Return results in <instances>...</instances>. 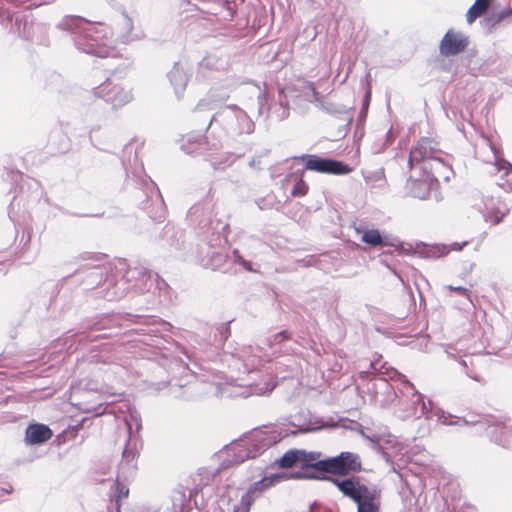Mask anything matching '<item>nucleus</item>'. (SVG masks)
Segmentation results:
<instances>
[{"mask_svg":"<svg viewBox=\"0 0 512 512\" xmlns=\"http://www.w3.org/2000/svg\"><path fill=\"white\" fill-rule=\"evenodd\" d=\"M229 263L232 265H239L243 270L247 272H257V269L253 267V263L245 259L240 251L236 248L233 249L230 254Z\"/></svg>","mask_w":512,"mask_h":512,"instance_id":"nucleus-37","label":"nucleus"},{"mask_svg":"<svg viewBox=\"0 0 512 512\" xmlns=\"http://www.w3.org/2000/svg\"><path fill=\"white\" fill-rule=\"evenodd\" d=\"M275 387H276V383H272V384L267 383L265 391H263L262 393L263 394H270L275 389Z\"/></svg>","mask_w":512,"mask_h":512,"instance_id":"nucleus-59","label":"nucleus"},{"mask_svg":"<svg viewBox=\"0 0 512 512\" xmlns=\"http://www.w3.org/2000/svg\"><path fill=\"white\" fill-rule=\"evenodd\" d=\"M467 244V242H462L461 244L460 243H453L452 246H453V249L454 250H462V248Z\"/></svg>","mask_w":512,"mask_h":512,"instance_id":"nucleus-62","label":"nucleus"},{"mask_svg":"<svg viewBox=\"0 0 512 512\" xmlns=\"http://www.w3.org/2000/svg\"><path fill=\"white\" fill-rule=\"evenodd\" d=\"M203 115H204V113L199 114L197 117H194L193 115L191 116L192 121L195 123L196 126L200 127L201 131H205V127L203 126Z\"/></svg>","mask_w":512,"mask_h":512,"instance_id":"nucleus-54","label":"nucleus"},{"mask_svg":"<svg viewBox=\"0 0 512 512\" xmlns=\"http://www.w3.org/2000/svg\"><path fill=\"white\" fill-rule=\"evenodd\" d=\"M238 119L235 122L234 130H231L230 133H235L238 135L242 134H252L255 129V124L249 115L242 109L238 111Z\"/></svg>","mask_w":512,"mask_h":512,"instance_id":"nucleus-35","label":"nucleus"},{"mask_svg":"<svg viewBox=\"0 0 512 512\" xmlns=\"http://www.w3.org/2000/svg\"><path fill=\"white\" fill-rule=\"evenodd\" d=\"M242 109L236 105H221L218 111L213 113L212 115H205L203 126L205 127V131H208L213 122L220 123L224 129L230 133L231 130L235 128V122L238 119V111Z\"/></svg>","mask_w":512,"mask_h":512,"instance_id":"nucleus-17","label":"nucleus"},{"mask_svg":"<svg viewBox=\"0 0 512 512\" xmlns=\"http://www.w3.org/2000/svg\"><path fill=\"white\" fill-rule=\"evenodd\" d=\"M142 447L143 440L141 435H130L127 437L117 469L121 479H133L136 475L138 458Z\"/></svg>","mask_w":512,"mask_h":512,"instance_id":"nucleus-11","label":"nucleus"},{"mask_svg":"<svg viewBox=\"0 0 512 512\" xmlns=\"http://www.w3.org/2000/svg\"><path fill=\"white\" fill-rule=\"evenodd\" d=\"M205 208L203 204H194L191 206L187 212V217L190 219L193 223H198L201 225L205 222V219H201L202 216L205 215Z\"/></svg>","mask_w":512,"mask_h":512,"instance_id":"nucleus-44","label":"nucleus"},{"mask_svg":"<svg viewBox=\"0 0 512 512\" xmlns=\"http://www.w3.org/2000/svg\"><path fill=\"white\" fill-rule=\"evenodd\" d=\"M85 420H86V419H85V418H83V419H82L80 422H78L77 424H75V425H73V426H72V425H70V426H69V429L71 430V432H70V433H71V436H72V437H75V436H76L78 428L83 424V422H84Z\"/></svg>","mask_w":512,"mask_h":512,"instance_id":"nucleus-56","label":"nucleus"},{"mask_svg":"<svg viewBox=\"0 0 512 512\" xmlns=\"http://www.w3.org/2000/svg\"><path fill=\"white\" fill-rule=\"evenodd\" d=\"M308 189V184L302 178H299L296 180L292 187L291 195L294 197L305 196L308 192Z\"/></svg>","mask_w":512,"mask_h":512,"instance_id":"nucleus-48","label":"nucleus"},{"mask_svg":"<svg viewBox=\"0 0 512 512\" xmlns=\"http://www.w3.org/2000/svg\"><path fill=\"white\" fill-rule=\"evenodd\" d=\"M228 96L208 93L204 98L200 99L195 108L193 109V116L197 117L199 114L211 115L213 111H218L221 105H224Z\"/></svg>","mask_w":512,"mask_h":512,"instance_id":"nucleus-25","label":"nucleus"},{"mask_svg":"<svg viewBox=\"0 0 512 512\" xmlns=\"http://www.w3.org/2000/svg\"><path fill=\"white\" fill-rule=\"evenodd\" d=\"M156 243L162 248L168 250L170 253L179 254L183 256L185 249L184 232L171 223H167L158 237Z\"/></svg>","mask_w":512,"mask_h":512,"instance_id":"nucleus-16","label":"nucleus"},{"mask_svg":"<svg viewBox=\"0 0 512 512\" xmlns=\"http://www.w3.org/2000/svg\"><path fill=\"white\" fill-rule=\"evenodd\" d=\"M468 45L469 38L464 33L449 29L440 41L439 52L445 57L455 56L465 51Z\"/></svg>","mask_w":512,"mask_h":512,"instance_id":"nucleus-18","label":"nucleus"},{"mask_svg":"<svg viewBox=\"0 0 512 512\" xmlns=\"http://www.w3.org/2000/svg\"><path fill=\"white\" fill-rule=\"evenodd\" d=\"M159 328H156V329H151L150 331L153 332V333H156V332H168L170 329H171V325L166 322V321H160L159 322Z\"/></svg>","mask_w":512,"mask_h":512,"instance_id":"nucleus-53","label":"nucleus"},{"mask_svg":"<svg viewBox=\"0 0 512 512\" xmlns=\"http://www.w3.org/2000/svg\"><path fill=\"white\" fill-rule=\"evenodd\" d=\"M198 247L195 258L204 268L221 270L224 273L231 272L228 267L230 255L214 248L210 243H203Z\"/></svg>","mask_w":512,"mask_h":512,"instance_id":"nucleus-13","label":"nucleus"},{"mask_svg":"<svg viewBox=\"0 0 512 512\" xmlns=\"http://www.w3.org/2000/svg\"><path fill=\"white\" fill-rule=\"evenodd\" d=\"M385 137H386V140H385L384 145H386V146L390 145L393 142V139H394V136H393V133H392L391 129L387 131Z\"/></svg>","mask_w":512,"mask_h":512,"instance_id":"nucleus-57","label":"nucleus"},{"mask_svg":"<svg viewBox=\"0 0 512 512\" xmlns=\"http://www.w3.org/2000/svg\"><path fill=\"white\" fill-rule=\"evenodd\" d=\"M509 16L510 10H506L505 8L499 12L491 13L490 15L484 18L482 23L484 24L485 27L489 29V31H491L493 28L496 27V25H498L500 22H502Z\"/></svg>","mask_w":512,"mask_h":512,"instance_id":"nucleus-40","label":"nucleus"},{"mask_svg":"<svg viewBox=\"0 0 512 512\" xmlns=\"http://www.w3.org/2000/svg\"><path fill=\"white\" fill-rule=\"evenodd\" d=\"M255 202H256L257 206L259 207V209H261V210H264V209H267L270 207V205L268 204V200L266 198H259Z\"/></svg>","mask_w":512,"mask_h":512,"instance_id":"nucleus-55","label":"nucleus"},{"mask_svg":"<svg viewBox=\"0 0 512 512\" xmlns=\"http://www.w3.org/2000/svg\"><path fill=\"white\" fill-rule=\"evenodd\" d=\"M448 289L450 291L456 292L459 295H463V296L467 297L468 300L472 303V300L470 298L471 292L469 289L462 287V286H452V285L448 286Z\"/></svg>","mask_w":512,"mask_h":512,"instance_id":"nucleus-51","label":"nucleus"},{"mask_svg":"<svg viewBox=\"0 0 512 512\" xmlns=\"http://www.w3.org/2000/svg\"><path fill=\"white\" fill-rule=\"evenodd\" d=\"M131 479H121L117 473L115 481V496L118 501L127 498L129 495V488L127 482Z\"/></svg>","mask_w":512,"mask_h":512,"instance_id":"nucleus-46","label":"nucleus"},{"mask_svg":"<svg viewBox=\"0 0 512 512\" xmlns=\"http://www.w3.org/2000/svg\"><path fill=\"white\" fill-rule=\"evenodd\" d=\"M167 77L174 88L175 95L180 99L187 86L189 76L179 62H175Z\"/></svg>","mask_w":512,"mask_h":512,"instance_id":"nucleus-27","label":"nucleus"},{"mask_svg":"<svg viewBox=\"0 0 512 512\" xmlns=\"http://www.w3.org/2000/svg\"><path fill=\"white\" fill-rule=\"evenodd\" d=\"M305 170L330 175H347L353 168L342 160L325 157L317 154H301L294 157Z\"/></svg>","mask_w":512,"mask_h":512,"instance_id":"nucleus-8","label":"nucleus"},{"mask_svg":"<svg viewBox=\"0 0 512 512\" xmlns=\"http://www.w3.org/2000/svg\"><path fill=\"white\" fill-rule=\"evenodd\" d=\"M52 206H54L56 209H58L60 213H62L64 215H68V216H73V217H98L99 216V214H84V213L71 212L57 204H52Z\"/></svg>","mask_w":512,"mask_h":512,"instance_id":"nucleus-50","label":"nucleus"},{"mask_svg":"<svg viewBox=\"0 0 512 512\" xmlns=\"http://www.w3.org/2000/svg\"><path fill=\"white\" fill-rule=\"evenodd\" d=\"M292 337V333L289 330H281L280 332L274 334L272 337L268 339L270 347H273L277 344H281L287 340H290Z\"/></svg>","mask_w":512,"mask_h":512,"instance_id":"nucleus-47","label":"nucleus"},{"mask_svg":"<svg viewBox=\"0 0 512 512\" xmlns=\"http://www.w3.org/2000/svg\"><path fill=\"white\" fill-rule=\"evenodd\" d=\"M105 286V297L109 301L119 300L125 297L129 292L133 291L131 284L126 280V277L123 274L120 277L117 275L109 277L105 282Z\"/></svg>","mask_w":512,"mask_h":512,"instance_id":"nucleus-22","label":"nucleus"},{"mask_svg":"<svg viewBox=\"0 0 512 512\" xmlns=\"http://www.w3.org/2000/svg\"><path fill=\"white\" fill-rule=\"evenodd\" d=\"M271 116L277 121H283L290 115V105L283 88L278 90V100L270 108Z\"/></svg>","mask_w":512,"mask_h":512,"instance_id":"nucleus-29","label":"nucleus"},{"mask_svg":"<svg viewBox=\"0 0 512 512\" xmlns=\"http://www.w3.org/2000/svg\"><path fill=\"white\" fill-rule=\"evenodd\" d=\"M133 175L136 176V172H133ZM137 177V187L133 192L136 206L145 211L153 222H163L166 217V206L159 189L147 175Z\"/></svg>","mask_w":512,"mask_h":512,"instance_id":"nucleus-5","label":"nucleus"},{"mask_svg":"<svg viewBox=\"0 0 512 512\" xmlns=\"http://www.w3.org/2000/svg\"><path fill=\"white\" fill-rule=\"evenodd\" d=\"M488 434L491 441L497 445L512 449V424L511 423H497L488 427Z\"/></svg>","mask_w":512,"mask_h":512,"instance_id":"nucleus-26","label":"nucleus"},{"mask_svg":"<svg viewBox=\"0 0 512 512\" xmlns=\"http://www.w3.org/2000/svg\"><path fill=\"white\" fill-rule=\"evenodd\" d=\"M7 176L13 183H18L19 180H22L23 174L19 170L7 169Z\"/></svg>","mask_w":512,"mask_h":512,"instance_id":"nucleus-52","label":"nucleus"},{"mask_svg":"<svg viewBox=\"0 0 512 512\" xmlns=\"http://www.w3.org/2000/svg\"><path fill=\"white\" fill-rule=\"evenodd\" d=\"M316 457H321V452H307L303 449H290L280 458L276 459L275 463L281 468H290L293 465L299 464V470H303L304 464H306L307 461L315 460Z\"/></svg>","mask_w":512,"mask_h":512,"instance_id":"nucleus-20","label":"nucleus"},{"mask_svg":"<svg viewBox=\"0 0 512 512\" xmlns=\"http://www.w3.org/2000/svg\"><path fill=\"white\" fill-rule=\"evenodd\" d=\"M229 263L232 265H239L243 270L247 272H257V269L253 267V263L245 259L240 251L236 248L233 249L230 254Z\"/></svg>","mask_w":512,"mask_h":512,"instance_id":"nucleus-38","label":"nucleus"},{"mask_svg":"<svg viewBox=\"0 0 512 512\" xmlns=\"http://www.w3.org/2000/svg\"><path fill=\"white\" fill-rule=\"evenodd\" d=\"M53 436L50 427L42 423H31L25 430V442L27 445H41Z\"/></svg>","mask_w":512,"mask_h":512,"instance_id":"nucleus-23","label":"nucleus"},{"mask_svg":"<svg viewBox=\"0 0 512 512\" xmlns=\"http://www.w3.org/2000/svg\"><path fill=\"white\" fill-rule=\"evenodd\" d=\"M244 154V149H237L233 152H228L225 161H221L219 164L231 165L236 159L242 157Z\"/></svg>","mask_w":512,"mask_h":512,"instance_id":"nucleus-49","label":"nucleus"},{"mask_svg":"<svg viewBox=\"0 0 512 512\" xmlns=\"http://www.w3.org/2000/svg\"><path fill=\"white\" fill-rule=\"evenodd\" d=\"M293 425L297 427V429L293 431L292 434L316 432L328 426L322 418L310 413H308V419H305L304 422L298 424L293 423Z\"/></svg>","mask_w":512,"mask_h":512,"instance_id":"nucleus-32","label":"nucleus"},{"mask_svg":"<svg viewBox=\"0 0 512 512\" xmlns=\"http://www.w3.org/2000/svg\"><path fill=\"white\" fill-rule=\"evenodd\" d=\"M4 5V0H0V24L5 28H8L10 26L13 32H17L20 34V24L24 16L16 15L15 23L13 24L14 15L11 11L6 9Z\"/></svg>","mask_w":512,"mask_h":512,"instance_id":"nucleus-34","label":"nucleus"},{"mask_svg":"<svg viewBox=\"0 0 512 512\" xmlns=\"http://www.w3.org/2000/svg\"><path fill=\"white\" fill-rule=\"evenodd\" d=\"M357 232H362L361 241L371 247H395L399 254L403 249H400V240L387 233H382L379 229H364L357 228Z\"/></svg>","mask_w":512,"mask_h":512,"instance_id":"nucleus-19","label":"nucleus"},{"mask_svg":"<svg viewBox=\"0 0 512 512\" xmlns=\"http://www.w3.org/2000/svg\"><path fill=\"white\" fill-rule=\"evenodd\" d=\"M99 129H100V126H98V125H94V126H92L90 128V130H89V138H90L91 141L93 140V133L98 131Z\"/></svg>","mask_w":512,"mask_h":512,"instance_id":"nucleus-61","label":"nucleus"},{"mask_svg":"<svg viewBox=\"0 0 512 512\" xmlns=\"http://www.w3.org/2000/svg\"><path fill=\"white\" fill-rule=\"evenodd\" d=\"M436 189L435 186L429 181L428 176L423 172L420 174L419 179L410 177L406 184V190L411 197L421 200L427 199L430 192Z\"/></svg>","mask_w":512,"mask_h":512,"instance_id":"nucleus-24","label":"nucleus"},{"mask_svg":"<svg viewBox=\"0 0 512 512\" xmlns=\"http://www.w3.org/2000/svg\"><path fill=\"white\" fill-rule=\"evenodd\" d=\"M331 474L336 477L351 476L362 470L361 460L358 454L353 452H341L340 454L329 457Z\"/></svg>","mask_w":512,"mask_h":512,"instance_id":"nucleus-15","label":"nucleus"},{"mask_svg":"<svg viewBox=\"0 0 512 512\" xmlns=\"http://www.w3.org/2000/svg\"><path fill=\"white\" fill-rule=\"evenodd\" d=\"M370 102H371V87L368 86V88L366 89L365 94L363 96L362 106H361V109H360L358 117H357V123H356L357 129L362 127L366 121Z\"/></svg>","mask_w":512,"mask_h":512,"instance_id":"nucleus-41","label":"nucleus"},{"mask_svg":"<svg viewBox=\"0 0 512 512\" xmlns=\"http://www.w3.org/2000/svg\"><path fill=\"white\" fill-rule=\"evenodd\" d=\"M450 249L444 244L427 245L425 243L417 244L416 253L422 258H440L449 253Z\"/></svg>","mask_w":512,"mask_h":512,"instance_id":"nucleus-31","label":"nucleus"},{"mask_svg":"<svg viewBox=\"0 0 512 512\" xmlns=\"http://www.w3.org/2000/svg\"><path fill=\"white\" fill-rule=\"evenodd\" d=\"M312 95H313V101L315 102H318V103H321V98H322V95L315 89L312 90ZM318 107L320 108V104H318Z\"/></svg>","mask_w":512,"mask_h":512,"instance_id":"nucleus-58","label":"nucleus"},{"mask_svg":"<svg viewBox=\"0 0 512 512\" xmlns=\"http://www.w3.org/2000/svg\"><path fill=\"white\" fill-rule=\"evenodd\" d=\"M287 479H295L291 476V472H278L273 473L270 476L262 477V481H264V485H266L267 489L274 486L275 484L281 482L282 480Z\"/></svg>","mask_w":512,"mask_h":512,"instance_id":"nucleus-45","label":"nucleus"},{"mask_svg":"<svg viewBox=\"0 0 512 512\" xmlns=\"http://www.w3.org/2000/svg\"><path fill=\"white\" fill-rule=\"evenodd\" d=\"M119 318L114 315L102 316L97 320H88L82 323L81 330L73 336L80 344H87L100 339L113 338L118 336Z\"/></svg>","mask_w":512,"mask_h":512,"instance_id":"nucleus-7","label":"nucleus"},{"mask_svg":"<svg viewBox=\"0 0 512 512\" xmlns=\"http://www.w3.org/2000/svg\"><path fill=\"white\" fill-rule=\"evenodd\" d=\"M291 476L295 479L329 481L333 485L334 481L342 480L341 477H336L331 474L329 457L324 459L316 457L315 460L307 461L306 464H304L303 470L293 471L291 472Z\"/></svg>","mask_w":512,"mask_h":512,"instance_id":"nucleus-12","label":"nucleus"},{"mask_svg":"<svg viewBox=\"0 0 512 512\" xmlns=\"http://www.w3.org/2000/svg\"><path fill=\"white\" fill-rule=\"evenodd\" d=\"M229 263L232 265H239L243 270L247 272H257V269L253 267V263L245 259L240 251L236 248L233 249L230 254Z\"/></svg>","mask_w":512,"mask_h":512,"instance_id":"nucleus-39","label":"nucleus"},{"mask_svg":"<svg viewBox=\"0 0 512 512\" xmlns=\"http://www.w3.org/2000/svg\"><path fill=\"white\" fill-rule=\"evenodd\" d=\"M286 435L277 429L255 430L249 436L235 440L227 446L226 458L222 461L220 468L227 469L247 459L256 458L279 443Z\"/></svg>","mask_w":512,"mask_h":512,"instance_id":"nucleus-2","label":"nucleus"},{"mask_svg":"<svg viewBox=\"0 0 512 512\" xmlns=\"http://www.w3.org/2000/svg\"><path fill=\"white\" fill-rule=\"evenodd\" d=\"M125 424L127 426V437L130 435H140L142 430V418L135 407L128 408V414L125 417Z\"/></svg>","mask_w":512,"mask_h":512,"instance_id":"nucleus-33","label":"nucleus"},{"mask_svg":"<svg viewBox=\"0 0 512 512\" xmlns=\"http://www.w3.org/2000/svg\"><path fill=\"white\" fill-rule=\"evenodd\" d=\"M265 102H266L265 97H264V96H262V94H260V95L258 96L259 113H261V112H262V109H263V107H264Z\"/></svg>","mask_w":512,"mask_h":512,"instance_id":"nucleus-60","label":"nucleus"},{"mask_svg":"<svg viewBox=\"0 0 512 512\" xmlns=\"http://www.w3.org/2000/svg\"><path fill=\"white\" fill-rule=\"evenodd\" d=\"M439 154L441 150L437 142L431 138H421L410 150L408 158L410 169L419 167L420 172L428 176L435 188L438 187L440 178L448 182L454 174L452 168L445 164Z\"/></svg>","mask_w":512,"mask_h":512,"instance_id":"nucleus-3","label":"nucleus"},{"mask_svg":"<svg viewBox=\"0 0 512 512\" xmlns=\"http://www.w3.org/2000/svg\"><path fill=\"white\" fill-rule=\"evenodd\" d=\"M402 398L399 400V403L402 405H406L405 408V417H415L417 419L424 416L426 419L436 420L444 425H457V426H468V425H477L480 423L479 420L475 419H467L464 417H459L456 415H452L442 408L435 406V404L428 399L425 401V396L419 393L414 385L407 379L403 380V389L401 390Z\"/></svg>","mask_w":512,"mask_h":512,"instance_id":"nucleus-1","label":"nucleus"},{"mask_svg":"<svg viewBox=\"0 0 512 512\" xmlns=\"http://www.w3.org/2000/svg\"><path fill=\"white\" fill-rule=\"evenodd\" d=\"M265 490H267V487L264 485V481H262V479L252 483L241 497V512H249L256 498H258Z\"/></svg>","mask_w":512,"mask_h":512,"instance_id":"nucleus-28","label":"nucleus"},{"mask_svg":"<svg viewBox=\"0 0 512 512\" xmlns=\"http://www.w3.org/2000/svg\"><path fill=\"white\" fill-rule=\"evenodd\" d=\"M493 0H475L472 6L467 10L466 21L472 24L477 18L481 17L490 6Z\"/></svg>","mask_w":512,"mask_h":512,"instance_id":"nucleus-36","label":"nucleus"},{"mask_svg":"<svg viewBox=\"0 0 512 512\" xmlns=\"http://www.w3.org/2000/svg\"><path fill=\"white\" fill-rule=\"evenodd\" d=\"M95 97L101 98L105 103L112 105L113 109L123 107L133 99L132 90L123 87L112 85V82L107 79L99 86L93 88Z\"/></svg>","mask_w":512,"mask_h":512,"instance_id":"nucleus-14","label":"nucleus"},{"mask_svg":"<svg viewBox=\"0 0 512 512\" xmlns=\"http://www.w3.org/2000/svg\"><path fill=\"white\" fill-rule=\"evenodd\" d=\"M66 31L75 47L85 54L105 58L109 50L97 26L79 16H65L56 26Z\"/></svg>","mask_w":512,"mask_h":512,"instance_id":"nucleus-4","label":"nucleus"},{"mask_svg":"<svg viewBox=\"0 0 512 512\" xmlns=\"http://www.w3.org/2000/svg\"><path fill=\"white\" fill-rule=\"evenodd\" d=\"M223 147L222 140L215 134L203 138L202 134L191 132L182 138L181 148L187 154L215 155Z\"/></svg>","mask_w":512,"mask_h":512,"instance_id":"nucleus-10","label":"nucleus"},{"mask_svg":"<svg viewBox=\"0 0 512 512\" xmlns=\"http://www.w3.org/2000/svg\"><path fill=\"white\" fill-rule=\"evenodd\" d=\"M196 7L205 13L217 16L220 20L230 21L233 19L235 10L229 0H205L203 6Z\"/></svg>","mask_w":512,"mask_h":512,"instance_id":"nucleus-21","label":"nucleus"},{"mask_svg":"<svg viewBox=\"0 0 512 512\" xmlns=\"http://www.w3.org/2000/svg\"><path fill=\"white\" fill-rule=\"evenodd\" d=\"M337 489L357 505V512H379V492L362 483L359 476L351 475L334 481Z\"/></svg>","mask_w":512,"mask_h":512,"instance_id":"nucleus-6","label":"nucleus"},{"mask_svg":"<svg viewBox=\"0 0 512 512\" xmlns=\"http://www.w3.org/2000/svg\"><path fill=\"white\" fill-rule=\"evenodd\" d=\"M495 166L498 171H504L502 178L506 179L508 188L512 190V164L505 159H496Z\"/></svg>","mask_w":512,"mask_h":512,"instance_id":"nucleus-43","label":"nucleus"},{"mask_svg":"<svg viewBox=\"0 0 512 512\" xmlns=\"http://www.w3.org/2000/svg\"><path fill=\"white\" fill-rule=\"evenodd\" d=\"M434 198H435V200H436L437 202H440V201L442 200V195H441V193H440V192H438V191H435V193H434Z\"/></svg>","mask_w":512,"mask_h":512,"instance_id":"nucleus-63","label":"nucleus"},{"mask_svg":"<svg viewBox=\"0 0 512 512\" xmlns=\"http://www.w3.org/2000/svg\"><path fill=\"white\" fill-rule=\"evenodd\" d=\"M260 163V161L256 160L255 158H253L250 162H249V166L250 167H256L258 164Z\"/></svg>","mask_w":512,"mask_h":512,"instance_id":"nucleus-64","label":"nucleus"},{"mask_svg":"<svg viewBox=\"0 0 512 512\" xmlns=\"http://www.w3.org/2000/svg\"><path fill=\"white\" fill-rule=\"evenodd\" d=\"M320 109L326 112L327 114H330L342 121H345L347 124H350L352 122L353 108H347L344 105H339L333 102L326 101L320 103Z\"/></svg>","mask_w":512,"mask_h":512,"instance_id":"nucleus-30","label":"nucleus"},{"mask_svg":"<svg viewBox=\"0 0 512 512\" xmlns=\"http://www.w3.org/2000/svg\"><path fill=\"white\" fill-rule=\"evenodd\" d=\"M123 275L131 284L135 293L151 292L153 289L160 290L162 285H167L163 279H160L157 273H153L139 263L129 264Z\"/></svg>","mask_w":512,"mask_h":512,"instance_id":"nucleus-9","label":"nucleus"},{"mask_svg":"<svg viewBox=\"0 0 512 512\" xmlns=\"http://www.w3.org/2000/svg\"><path fill=\"white\" fill-rule=\"evenodd\" d=\"M230 323H231V321H227L225 323L220 324L218 327H216L215 333H214V341L217 346L224 345L225 342L227 341V339L230 337V335H231Z\"/></svg>","mask_w":512,"mask_h":512,"instance_id":"nucleus-42","label":"nucleus"}]
</instances>
